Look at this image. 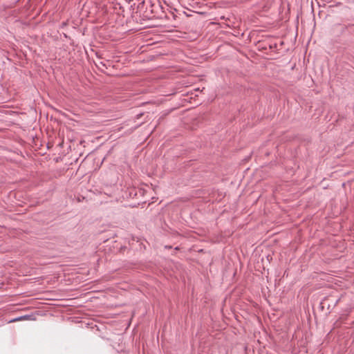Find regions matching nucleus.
Masks as SVG:
<instances>
[{
  "instance_id": "1",
  "label": "nucleus",
  "mask_w": 354,
  "mask_h": 354,
  "mask_svg": "<svg viewBox=\"0 0 354 354\" xmlns=\"http://www.w3.org/2000/svg\"><path fill=\"white\" fill-rule=\"evenodd\" d=\"M146 12H149L151 14L150 18L161 19L164 15L163 7L158 0H149L146 7Z\"/></svg>"
},
{
  "instance_id": "2",
  "label": "nucleus",
  "mask_w": 354,
  "mask_h": 354,
  "mask_svg": "<svg viewBox=\"0 0 354 354\" xmlns=\"http://www.w3.org/2000/svg\"><path fill=\"white\" fill-rule=\"evenodd\" d=\"M95 65L101 71H103V69L100 67V66L106 68L105 64L103 62H100L98 64L95 63Z\"/></svg>"
},
{
  "instance_id": "3",
  "label": "nucleus",
  "mask_w": 354,
  "mask_h": 354,
  "mask_svg": "<svg viewBox=\"0 0 354 354\" xmlns=\"http://www.w3.org/2000/svg\"><path fill=\"white\" fill-rule=\"evenodd\" d=\"M26 316H22V317H20L15 319L13 321H18V320L24 319H26Z\"/></svg>"
},
{
  "instance_id": "4",
  "label": "nucleus",
  "mask_w": 354,
  "mask_h": 354,
  "mask_svg": "<svg viewBox=\"0 0 354 354\" xmlns=\"http://www.w3.org/2000/svg\"><path fill=\"white\" fill-rule=\"evenodd\" d=\"M73 306V304H67V306Z\"/></svg>"
},
{
  "instance_id": "5",
  "label": "nucleus",
  "mask_w": 354,
  "mask_h": 354,
  "mask_svg": "<svg viewBox=\"0 0 354 354\" xmlns=\"http://www.w3.org/2000/svg\"><path fill=\"white\" fill-rule=\"evenodd\" d=\"M66 22H64H64H62V25H66Z\"/></svg>"
}]
</instances>
